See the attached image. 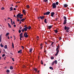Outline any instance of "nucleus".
Segmentation results:
<instances>
[{"label":"nucleus","instance_id":"33","mask_svg":"<svg viewBox=\"0 0 74 74\" xmlns=\"http://www.w3.org/2000/svg\"><path fill=\"white\" fill-rule=\"evenodd\" d=\"M1 47H4V46H3V45H2V44H1L0 45Z\"/></svg>","mask_w":74,"mask_h":74},{"label":"nucleus","instance_id":"12","mask_svg":"<svg viewBox=\"0 0 74 74\" xmlns=\"http://www.w3.org/2000/svg\"><path fill=\"white\" fill-rule=\"evenodd\" d=\"M23 12L24 15H26V11L25 10H23Z\"/></svg>","mask_w":74,"mask_h":74},{"label":"nucleus","instance_id":"22","mask_svg":"<svg viewBox=\"0 0 74 74\" xmlns=\"http://www.w3.org/2000/svg\"><path fill=\"white\" fill-rule=\"evenodd\" d=\"M26 7L27 8H30V6H29V5H27Z\"/></svg>","mask_w":74,"mask_h":74},{"label":"nucleus","instance_id":"60","mask_svg":"<svg viewBox=\"0 0 74 74\" xmlns=\"http://www.w3.org/2000/svg\"><path fill=\"white\" fill-rule=\"evenodd\" d=\"M23 14H21V16H23Z\"/></svg>","mask_w":74,"mask_h":74},{"label":"nucleus","instance_id":"54","mask_svg":"<svg viewBox=\"0 0 74 74\" xmlns=\"http://www.w3.org/2000/svg\"><path fill=\"white\" fill-rule=\"evenodd\" d=\"M21 38H22V37H20V40H22V39H21Z\"/></svg>","mask_w":74,"mask_h":74},{"label":"nucleus","instance_id":"46","mask_svg":"<svg viewBox=\"0 0 74 74\" xmlns=\"http://www.w3.org/2000/svg\"><path fill=\"white\" fill-rule=\"evenodd\" d=\"M66 24V22H64V23H63V24L64 25H65V24Z\"/></svg>","mask_w":74,"mask_h":74},{"label":"nucleus","instance_id":"26","mask_svg":"<svg viewBox=\"0 0 74 74\" xmlns=\"http://www.w3.org/2000/svg\"><path fill=\"white\" fill-rule=\"evenodd\" d=\"M32 49L31 48L29 50V51L30 52H32Z\"/></svg>","mask_w":74,"mask_h":74},{"label":"nucleus","instance_id":"11","mask_svg":"<svg viewBox=\"0 0 74 74\" xmlns=\"http://www.w3.org/2000/svg\"><path fill=\"white\" fill-rule=\"evenodd\" d=\"M2 36V34H1L0 36V42H1V39L2 38H1V36Z\"/></svg>","mask_w":74,"mask_h":74},{"label":"nucleus","instance_id":"25","mask_svg":"<svg viewBox=\"0 0 74 74\" xmlns=\"http://www.w3.org/2000/svg\"><path fill=\"white\" fill-rule=\"evenodd\" d=\"M6 72L8 73H10V70H7L6 71Z\"/></svg>","mask_w":74,"mask_h":74},{"label":"nucleus","instance_id":"8","mask_svg":"<svg viewBox=\"0 0 74 74\" xmlns=\"http://www.w3.org/2000/svg\"><path fill=\"white\" fill-rule=\"evenodd\" d=\"M21 16V14L20 13L16 15L17 18H18Z\"/></svg>","mask_w":74,"mask_h":74},{"label":"nucleus","instance_id":"59","mask_svg":"<svg viewBox=\"0 0 74 74\" xmlns=\"http://www.w3.org/2000/svg\"><path fill=\"white\" fill-rule=\"evenodd\" d=\"M1 49H0V53H1Z\"/></svg>","mask_w":74,"mask_h":74},{"label":"nucleus","instance_id":"24","mask_svg":"<svg viewBox=\"0 0 74 74\" xmlns=\"http://www.w3.org/2000/svg\"><path fill=\"white\" fill-rule=\"evenodd\" d=\"M44 22H45V23H47V19L46 18L45 19V20H44Z\"/></svg>","mask_w":74,"mask_h":74},{"label":"nucleus","instance_id":"3","mask_svg":"<svg viewBox=\"0 0 74 74\" xmlns=\"http://www.w3.org/2000/svg\"><path fill=\"white\" fill-rule=\"evenodd\" d=\"M50 14V12H47L45 13H44V15H49Z\"/></svg>","mask_w":74,"mask_h":74},{"label":"nucleus","instance_id":"15","mask_svg":"<svg viewBox=\"0 0 74 74\" xmlns=\"http://www.w3.org/2000/svg\"><path fill=\"white\" fill-rule=\"evenodd\" d=\"M52 28V26H49L48 27V29H51Z\"/></svg>","mask_w":74,"mask_h":74},{"label":"nucleus","instance_id":"53","mask_svg":"<svg viewBox=\"0 0 74 74\" xmlns=\"http://www.w3.org/2000/svg\"><path fill=\"white\" fill-rule=\"evenodd\" d=\"M5 54H3L2 55V57H4V56H5Z\"/></svg>","mask_w":74,"mask_h":74},{"label":"nucleus","instance_id":"62","mask_svg":"<svg viewBox=\"0 0 74 74\" xmlns=\"http://www.w3.org/2000/svg\"><path fill=\"white\" fill-rule=\"evenodd\" d=\"M14 17H16V16H15V15H14Z\"/></svg>","mask_w":74,"mask_h":74},{"label":"nucleus","instance_id":"43","mask_svg":"<svg viewBox=\"0 0 74 74\" xmlns=\"http://www.w3.org/2000/svg\"><path fill=\"white\" fill-rule=\"evenodd\" d=\"M64 22H67V19H64Z\"/></svg>","mask_w":74,"mask_h":74},{"label":"nucleus","instance_id":"63","mask_svg":"<svg viewBox=\"0 0 74 74\" xmlns=\"http://www.w3.org/2000/svg\"><path fill=\"white\" fill-rule=\"evenodd\" d=\"M12 31H14V32L15 31V30H14V29H12Z\"/></svg>","mask_w":74,"mask_h":74},{"label":"nucleus","instance_id":"23","mask_svg":"<svg viewBox=\"0 0 74 74\" xmlns=\"http://www.w3.org/2000/svg\"><path fill=\"white\" fill-rule=\"evenodd\" d=\"M4 48L5 49H7V45H5L4 46Z\"/></svg>","mask_w":74,"mask_h":74},{"label":"nucleus","instance_id":"61","mask_svg":"<svg viewBox=\"0 0 74 74\" xmlns=\"http://www.w3.org/2000/svg\"><path fill=\"white\" fill-rule=\"evenodd\" d=\"M13 24H15V23L13 21Z\"/></svg>","mask_w":74,"mask_h":74},{"label":"nucleus","instance_id":"5","mask_svg":"<svg viewBox=\"0 0 74 74\" xmlns=\"http://www.w3.org/2000/svg\"><path fill=\"white\" fill-rule=\"evenodd\" d=\"M55 14V13L54 12H52L51 13V16L52 17H53V15Z\"/></svg>","mask_w":74,"mask_h":74},{"label":"nucleus","instance_id":"20","mask_svg":"<svg viewBox=\"0 0 74 74\" xmlns=\"http://www.w3.org/2000/svg\"><path fill=\"white\" fill-rule=\"evenodd\" d=\"M10 34H9V33H7L5 35V36H6V37H7V36H8V35H9Z\"/></svg>","mask_w":74,"mask_h":74},{"label":"nucleus","instance_id":"45","mask_svg":"<svg viewBox=\"0 0 74 74\" xmlns=\"http://www.w3.org/2000/svg\"><path fill=\"white\" fill-rule=\"evenodd\" d=\"M54 59V58H53V57H51V59Z\"/></svg>","mask_w":74,"mask_h":74},{"label":"nucleus","instance_id":"6","mask_svg":"<svg viewBox=\"0 0 74 74\" xmlns=\"http://www.w3.org/2000/svg\"><path fill=\"white\" fill-rule=\"evenodd\" d=\"M24 29L25 30V32H26L27 29H28V27H26L24 28Z\"/></svg>","mask_w":74,"mask_h":74},{"label":"nucleus","instance_id":"14","mask_svg":"<svg viewBox=\"0 0 74 74\" xmlns=\"http://www.w3.org/2000/svg\"><path fill=\"white\" fill-rule=\"evenodd\" d=\"M53 62H54V63L56 64H57V60H55V61H53Z\"/></svg>","mask_w":74,"mask_h":74},{"label":"nucleus","instance_id":"64","mask_svg":"<svg viewBox=\"0 0 74 74\" xmlns=\"http://www.w3.org/2000/svg\"><path fill=\"white\" fill-rule=\"evenodd\" d=\"M26 25H25V26H24V27H26Z\"/></svg>","mask_w":74,"mask_h":74},{"label":"nucleus","instance_id":"17","mask_svg":"<svg viewBox=\"0 0 74 74\" xmlns=\"http://www.w3.org/2000/svg\"><path fill=\"white\" fill-rule=\"evenodd\" d=\"M8 25L9 26V28H11V25H10L9 23H8Z\"/></svg>","mask_w":74,"mask_h":74},{"label":"nucleus","instance_id":"18","mask_svg":"<svg viewBox=\"0 0 74 74\" xmlns=\"http://www.w3.org/2000/svg\"><path fill=\"white\" fill-rule=\"evenodd\" d=\"M54 32L56 33H58V30L57 29H56L54 30Z\"/></svg>","mask_w":74,"mask_h":74},{"label":"nucleus","instance_id":"31","mask_svg":"<svg viewBox=\"0 0 74 74\" xmlns=\"http://www.w3.org/2000/svg\"><path fill=\"white\" fill-rule=\"evenodd\" d=\"M54 62H53L51 63V66H53L54 64Z\"/></svg>","mask_w":74,"mask_h":74},{"label":"nucleus","instance_id":"47","mask_svg":"<svg viewBox=\"0 0 74 74\" xmlns=\"http://www.w3.org/2000/svg\"><path fill=\"white\" fill-rule=\"evenodd\" d=\"M41 63L42 64H43V62H42V60L41 61Z\"/></svg>","mask_w":74,"mask_h":74},{"label":"nucleus","instance_id":"16","mask_svg":"<svg viewBox=\"0 0 74 74\" xmlns=\"http://www.w3.org/2000/svg\"><path fill=\"white\" fill-rule=\"evenodd\" d=\"M18 53H22V50H20L19 51H18Z\"/></svg>","mask_w":74,"mask_h":74},{"label":"nucleus","instance_id":"1","mask_svg":"<svg viewBox=\"0 0 74 74\" xmlns=\"http://www.w3.org/2000/svg\"><path fill=\"white\" fill-rule=\"evenodd\" d=\"M70 29V28L69 27H66V26H65L64 27V29L65 30H66V31L67 32H68V33L69 32V30Z\"/></svg>","mask_w":74,"mask_h":74},{"label":"nucleus","instance_id":"34","mask_svg":"<svg viewBox=\"0 0 74 74\" xmlns=\"http://www.w3.org/2000/svg\"><path fill=\"white\" fill-rule=\"evenodd\" d=\"M56 5H58V4H59V3L58 2H57L56 3Z\"/></svg>","mask_w":74,"mask_h":74},{"label":"nucleus","instance_id":"7","mask_svg":"<svg viewBox=\"0 0 74 74\" xmlns=\"http://www.w3.org/2000/svg\"><path fill=\"white\" fill-rule=\"evenodd\" d=\"M24 36L25 37H26V38L28 37V35H27V34H24Z\"/></svg>","mask_w":74,"mask_h":74},{"label":"nucleus","instance_id":"50","mask_svg":"<svg viewBox=\"0 0 74 74\" xmlns=\"http://www.w3.org/2000/svg\"><path fill=\"white\" fill-rule=\"evenodd\" d=\"M38 38H39L38 36H37V40H38Z\"/></svg>","mask_w":74,"mask_h":74},{"label":"nucleus","instance_id":"21","mask_svg":"<svg viewBox=\"0 0 74 74\" xmlns=\"http://www.w3.org/2000/svg\"><path fill=\"white\" fill-rule=\"evenodd\" d=\"M13 69V67L12 66H10V70H12Z\"/></svg>","mask_w":74,"mask_h":74},{"label":"nucleus","instance_id":"19","mask_svg":"<svg viewBox=\"0 0 74 74\" xmlns=\"http://www.w3.org/2000/svg\"><path fill=\"white\" fill-rule=\"evenodd\" d=\"M67 6H68V5L66 4H65L64 5V7H67Z\"/></svg>","mask_w":74,"mask_h":74},{"label":"nucleus","instance_id":"9","mask_svg":"<svg viewBox=\"0 0 74 74\" xmlns=\"http://www.w3.org/2000/svg\"><path fill=\"white\" fill-rule=\"evenodd\" d=\"M40 19H44L45 16H40Z\"/></svg>","mask_w":74,"mask_h":74},{"label":"nucleus","instance_id":"38","mask_svg":"<svg viewBox=\"0 0 74 74\" xmlns=\"http://www.w3.org/2000/svg\"><path fill=\"white\" fill-rule=\"evenodd\" d=\"M18 32L19 33H21V30H18Z\"/></svg>","mask_w":74,"mask_h":74},{"label":"nucleus","instance_id":"10","mask_svg":"<svg viewBox=\"0 0 74 74\" xmlns=\"http://www.w3.org/2000/svg\"><path fill=\"white\" fill-rule=\"evenodd\" d=\"M10 11H13V8H12V7H11L10 8Z\"/></svg>","mask_w":74,"mask_h":74},{"label":"nucleus","instance_id":"27","mask_svg":"<svg viewBox=\"0 0 74 74\" xmlns=\"http://www.w3.org/2000/svg\"><path fill=\"white\" fill-rule=\"evenodd\" d=\"M50 69H51V70H53V68L52 67H49Z\"/></svg>","mask_w":74,"mask_h":74},{"label":"nucleus","instance_id":"28","mask_svg":"<svg viewBox=\"0 0 74 74\" xmlns=\"http://www.w3.org/2000/svg\"><path fill=\"white\" fill-rule=\"evenodd\" d=\"M58 53H59V52L58 51H57V53L55 54V56H57V55H58Z\"/></svg>","mask_w":74,"mask_h":74},{"label":"nucleus","instance_id":"57","mask_svg":"<svg viewBox=\"0 0 74 74\" xmlns=\"http://www.w3.org/2000/svg\"><path fill=\"white\" fill-rule=\"evenodd\" d=\"M22 23V22H21V21H20V23L19 24H21Z\"/></svg>","mask_w":74,"mask_h":74},{"label":"nucleus","instance_id":"51","mask_svg":"<svg viewBox=\"0 0 74 74\" xmlns=\"http://www.w3.org/2000/svg\"><path fill=\"white\" fill-rule=\"evenodd\" d=\"M53 44V42H52L51 44V45H52Z\"/></svg>","mask_w":74,"mask_h":74},{"label":"nucleus","instance_id":"4","mask_svg":"<svg viewBox=\"0 0 74 74\" xmlns=\"http://www.w3.org/2000/svg\"><path fill=\"white\" fill-rule=\"evenodd\" d=\"M56 51L57 52H59V47L58 46L56 49Z\"/></svg>","mask_w":74,"mask_h":74},{"label":"nucleus","instance_id":"42","mask_svg":"<svg viewBox=\"0 0 74 74\" xmlns=\"http://www.w3.org/2000/svg\"><path fill=\"white\" fill-rule=\"evenodd\" d=\"M19 18H20V19L22 18V17L21 16H20L19 17Z\"/></svg>","mask_w":74,"mask_h":74},{"label":"nucleus","instance_id":"37","mask_svg":"<svg viewBox=\"0 0 74 74\" xmlns=\"http://www.w3.org/2000/svg\"><path fill=\"white\" fill-rule=\"evenodd\" d=\"M28 29H31V27L30 26H29L28 28Z\"/></svg>","mask_w":74,"mask_h":74},{"label":"nucleus","instance_id":"2","mask_svg":"<svg viewBox=\"0 0 74 74\" xmlns=\"http://www.w3.org/2000/svg\"><path fill=\"white\" fill-rule=\"evenodd\" d=\"M53 8H56V4L55 3H53L52 4Z\"/></svg>","mask_w":74,"mask_h":74},{"label":"nucleus","instance_id":"13","mask_svg":"<svg viewBox=\"0 0 74 74\" xmlns=\"http://www.w3.org/2000/svg\"><path fill=\"white\" fill-rule=\"evenodd\" d=\"M23 34V33H21L20 35V37H23V36L22 35Z\"/></svg>","mask_w":74,"mask_h":74},{"label":"nucleus","instance_id":"56","mask_svg":"<svg viewBox=\"0 0 74 74\" xmlns=\"http://www.w3.org/2000/svg\"><path fill=\"white\" fill-rule=\"evenodd\" d=\"M11 22L12 23V19H11Z\"/></svg>","mask_w":74,"mask_h":74},{"label":"nucleus","instance_id":"29","mask_svg":"<svg viewBox=\"0 0 74 74\" xmlns=\"http://www.w3.org/2000/svg\"><path fill=\"white\" fill-rule=\"evenodd\" d=\"M25 20V19H21V21L22 22H23Z\"/></svg>","mask_w":74,"mask_h":74},{"label":"nucleus","instance_id":"41","mask_svg":"<svg viewBox=\"0 0 74 74\" xmlns=\"http://www.w3.org/2000/svg\"><path fill=\"white\" fill-rule=\"evenodd\" d=\"M40 47H40L41 49H42V46L41 45V44L40 45Z\"/></svg>","mask_w":74,"mask_h":74},{"label":"nucleus","instance_id":"55","mask_svg":"<svg viewBox=\"0 0 74 74\" xmlns=\"http://www.w3.org/2000/svg\"><path fill=\"white\" fill-rule=\"evenodd\" d=\"M8 39H10V38L9 37V36L8 35Z\"/></svg>","mask_w":74,"mask_h":74},{"label":"nucleus","instance_id":"35","mask_svg":"<svg viewBox=\"0 0 74 74\" xmlns=\"http://www.w3.org/2000/svg\"><path fill=\"white\" fill-rule=\"evenodd\" d=\"M34 70L35 71V72H37V69L36 68H35L34 69Z\"/></svg>","mask_w":74,"mask_h":74},{"label":"nucleus","instance_id":"32","mask_svg":"<svg viewBox=\"0 0 74 74\" xmlns=\"http://www.w3.org/2000/svg\"><path fill=\"white\" fill-rule=\"evenodd\" d=\"M12 48H14V43H12Z\"/></svg>","mask_w":74,"mask_h":74},{"label":"nucleus","instance_id":"36","mask_svg":"<svg viewBox=\"0 0 74 74\" xmlns=\"http://www.w3.org/2000/svg\"><path fill=\"white\" fill-rule=\"evenodd\" d=\"M21 30L22 32H23L25 31V29H21Z\"/></svg>","mask_w":74,"mask_h":74},{"label":"nucleus","instance_id":"39","mask_svg":"<svg viewBox=\"0 0 74 74\" xmlns=\"http://www.w3.org/2000/svg\"><path fill=\"white\" fill-rule=\"evenodd\" d=\"M4 9V7H2L1 8V10H3Z\"/></svg>","mask_w":74,"mask_h":74},{"label":"nucleus","instance_id":"30","mask_svg":"<svg viewBox=\"0 0 74 74\" xmlns=\"http://www.w3.org/2000/svg\"><path fill=\"white\" fill-rule=\"evenodd\" d=\"M44 2H47L48 1V0H43Z\"/></svg>","mask_w":74,"mask_h":74},{"label":"nucleus","instance_id":"52","mask_svg":"<svg viewBox=\"0 0 74 74\" xmlns=\"http://www.w3.org/2000/svg\"><path fill=\"white\" fill-rule=\"evenodd\" d=\"M12 60H13V62H14V58H12Z\"/></svg>","mask_w":74,"mask_h":74},{"label":"nucleus","instance_id":"49","mask_svg":"<svg viewBox=\"0 0 74 74\" xmlns=\"http://www.w3.org/2000/svg\"><path fill=\"white\" fill-rule=\"evenodd\" d=\"M21 47H22V49H24V47H23V46H22Z\"/></svg>","mask_w":74,"mask_h":74},{"label":"nucleus","instance_id":"40","mask_svg":"<svg viewBox=\"0 0 74 74\" xmlns=\"http://www.w3.org/2000/svg\"><path fill=\"white\" fill-rule=\"evenodd\" d=\"M64 19H66V17L65 16H64Z\"/></svg>","mask_w":74,"mask_h":74},{"label":"nucleus","instance_id":"44","mask_svg":"<svg viewBox=\"0 0 74 74\" xmlns=\"http://www.w3.org/2000/svg\"><path fill=\"white\" fill-rule=\"evenodd\" d=\"M19 19H18V18H17V21H18V22H19Z\"/></svg>","mask_w":74,"mask_h":74},{"label":"nucleus","instance_id":"48","mask_svg":"<svg viewBox=\"0 0 74 74\" xmlns=\"http://www.w3.org/2000/svg\"><path fill=\"white\" fill-rule=\"evenodd\" d=\"M14 27H16V25H14Z\"/></svg>","mask_w":74,"mask_h":74},{"label":"nucleus","instance_id":"58","mask_svg":"<svg viewBox=\"0 0 74 74\" xmlns=\"http://www.w3.org/2000/svg\"><path fill=\"white\" fill-rule=\"evenodd\" d=\"M14 11H15L16 10V8H14Z\"/></svg>","mask_w":74,"mask_h":74}]
</instances>
